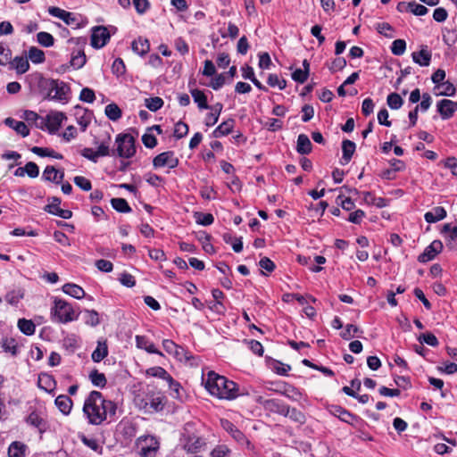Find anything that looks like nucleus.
<instances>
[{"label":"nucleus","mask_w":457,"mask_h":457,"mask_svg":"<svg viewBox=\"0 0 457 457\" xmlns=\"http://www.w3.org/2000/svg\"><path fill=\"white\" fill-rule=\"evenodd\" d=\"M83 412L90 424L100 425L108 415H115L116 404L112 401L105 400L102 393L92 391L85 400Z\"/></svg>","instance_id":"nucleus-1"},{"label":"nucleus","mask_w":457,"mask_h":457,"mask_svg":"<svg viewBox=\"0 0 457 457\" xmlns=\"http://www.w3.org/2000/svg\"><path fill=\"white\" fill-rule=\"evenodd\" d=\"M203 383L210 395L219 399L233 400L238 396L237 385L214 371H209L206 378H203Z\"/></svg>","instance_id":"nucleus-2"},{"label":"nucleus","mask_w":457,"mask_h":457,"mask_svg":"<svg viewBox=\"0 0 457 457\" xmlns=\"http://www.w3.org/2000/svg\"><path fill=\"white\" fill-rule=\"evenodd\" d=\"M164 397L159 393L149 391L144 395H137L135 398L136 405L145 413L160 411L163 409Z\"/></svg>","instance_id":"nucleus-3"},{"label":"nucleus","mask_w":457,"mask_h":457,"mask_svg":"<svg viewBox=\"0 0 457 457\" xmlns=\"http://www.w3.org/2000/svg\"><path fill=\"white\" fill-rule=\"evenodd\" d=\"M45 88L47 90L46 98L67 104L70 99V86L59 79H47L45 82Z\"/></svg>","instance_id":"nucleus-4"},{"label":"nucleus","mask_w":457,"mask_h":457,"mask_svg":"<svg viewBox=\"0 0 457 457\" xmlns=\"http://www.w3.org/2000/svg\"><path fill=\"white\" fill-rule=\"evenodd\" d=\"M54 303V307L51 309V315L54 321L68 323L78 319L79 315L68 302L55 298Z\"/></svg>","instance_id":"nucleus-5"},{"label":"nucleus","mask_w":457,"mask_h":457,"mask_svg":"<svg viewBox=\"0 0 457 457\" xmlns=\"http://www.w3.org/2000/svg\"><path fill=\"white\" fill-rule=\"evenodd\" d=\"M134 447L140 457H155L160 449V442L154 436L144 435L136 439Z\"/></svg>","instance_id":"nucleus-6"},{"label":"nucleus","mask_w":457,"mask_h":457,"mask_svg":"<svg viewBox=\"0 0 457 457\" xmlns=\"http://www.w3.org/2000/svg\"><path fill=\"white\" fill-rule=\"evenodd\" d=\"M115 156L129 159L136 154L135 137L129 133H120L115 138Z\"/></svg>","instance_id":"nucleus-7"},{"label":"nucleus","mask_w":457,"mask_h":457,"mask_svg":"<svg viewBox=\"0 0 457 457\" xmlns=\"http://www.w3.org/2000/svg\"><path fill=\"white\" fill-rule=\"evenodd\" d=\"M264 406L269 410H276L280 414L289 416L295 421L301 423L304 421V415L301 411L295 408L290 409L289 406L282 404L274 399L266 400L264 402Z\"/></svg>","instance_id":"nucleus-8"},{"label":"nucleus","mask_w":457,"mask_h":457,"mask_svg":"<svg viewBox=\"0 0 457 457\" xmlns=\"http://www.w3.org/2000/svg\"><path fill=\"white\" fill-rule=\"evenodd\" d=\"M66 120V116L62 112H51L46 115V119H41L40 125L37 128H46L49 133L54 134L62 126V121Z\"/></svg>","instance_id":"nucleus-9"},{"label":"nucleus","mask_w":457,"mask_h":457,"mask_svg":"<svg viewBox=\"0 0 457 457\" xmlns=\"http://www.w3.org/2000/svg\"><path fill=\"white\" fill-rule=\"evenodd\" d=\"M162 346L169 354H172L177 360L180 361H189L193 358L192 354L188 351L177 345L172 340L164 339L162 341Z\"/></svg>","instance_id":"nucleus-10"},{"label":"nucleus","mask_w":457,"mask_h":457,"mask_svg":"<svg viewBox=\"0 0 457 457\" xmlns=\"http://www.w3.org/2000/svg\"><path fill=\"white\" fill-rule=\"evenodd\" d=\"M182 447L187 453L195 454L205 449L206 442L200 436H188L183 438Z\"/></svg>","instance_id":"nucleus-11"},{"label":"nucleus","mask_w":457,"mask_h":457,"mask_svg":"<svg viewBox=\"0 0 457 457\" xmlns=\"http://www.w3.org/2000/svg\"><path fill=\"white\" fill-rule=\"evenodd\" d=\"M110 37L107 28L104 26L94 27L91 34V46L96 49L102 48L108 43Z\"/></svg>","instance_id":"nucleus-12"},{"label":"nucleus","mask_w":457,"mask_h":457,"mask_svg":"<svg viewBox=\"0 0 457 457\" xmlns=\"http://www.w3.org/2000/svg\"><path fill=\"white\" fill-rule=\"evenodd\" d=\"M179 164V159L172 151L163 152L155 156L153 160L154 168L167 166L170 169L176 168Z\"/></svg>","instance_id":"nucleus-13"},{"label":"nucleus","mask_w":457,"mask_h":457,"mask_svg":"<svg viewBox=\"0 0 457 457\" xmlns=\"http://www.w3.org/2000/svg\"><path fill=\"white\" fill-rule=\"evenodd\" d=\"M48 13L54 17L61 19L67 25L75 26L76 28L79 26V17L72 12H67L59 7L50 6L48 8Z\"/></svg>","instance_id":"nucleus-14"},{"label":"nucleus","mask_w":457,"mask_h":457,"mask_svg":"<svg viewBox=\"0 0 457 457\" xmlns=\"http://www.w3.org/2000/svg\"><path fill=\"white\" fill-rule=\"evenodd\" d=\"M436 112L443 120H448L457 111V102L449 99H442L436 104Z\"/></svg>","instance_id":"nucleus-15"},{"label":"nucleus","mask_w":457,"mask_h":457,"mask_svg":"<svg viewBox=\"0 0 457 457\" xmlns=\"http://www.w3.org/2000/svg\"><path fill=\"white\" fill-rule=\"evenodd\" d=\"M147 376L160 378L169 383L170 388L178 391L179 387V384L176 382L172 377L162 367L156 366L152 367L146 370L145 371Z\"/></svg>","instance_id":"nucleus-16"},{"label":"nucleus","mask_w":457,"mask_h":457,"mask_svg":"<svg viewBox=\"0 0 457 457\" xmlns=\"http://www.w3.org/2000/svg\"><path fill=\"white\" fill-rule=\"evenodd\" d=\"M60 204V198L55 196L52 197V202L45 206V211L65 220L71 219L72 216V212L70 210L62 209Z\"/></svg>","instance_id":"nucleus-17"},{"label":"nucleus","mask_w":457,"mask_h":457,"mask_svg":"<svg viewBox=\"0 0 457 457\" xmlns=\"http://www.w3.org/2000/svg\"><path fill=\"white\" fill-rule=\"evenodd\" d=\"M329 412L337 417L340 420L354 425L355 422L358 421V417L349 412L347 410L344 409L339 405H331L328 408Z\"/></svg>","instance_id":"nucleus-18"},{"label":"nucleus","mask_w":457,"mask_h":457,"mask_svg":"<svg viewBox=\"0 0 457 457\" xmlns=\"http://www.w3.org/2000/svg\"><path fill=\"white\" fill-rule=\"evenodd\" d=\"M432 92L436 96H453L456 93V87L449 80H445L435 85Z\"/></svg>","instance_id":"nucleus-19"},{"label":"nucleus","mask_w":457,"mask_h":457,"mask_svg":"<svg viewBox=\"0 0 457 457\" xmlns=\"http://www.w3.org/2000/svg\"><path fill=\"white\" fill-rule=\"evenodd\" d=\"M220 425L237 442L240 444L247 442L245 435L228 420H220Z\"/></svg>","instance_id":"nucleus-20"},{"label":"nucleus","mask_w":457,"mask_h":457,"mask_svg":"<svg viewBox=\"0 0 457 457\" xmlns=\"http://www.w3.org/2000/svg\"><path fill=\"white\" fill-rule=\"evenodd\" d=\"M26 422L38 429L40 433H43L47 428L46 420L37 411H32L26 419Z\"/></svg>","instance_id":"nucleus-21"},{"label":"nucleus","mask_w":457,"mask_h":457,"mask_svg":"<svg viewBox=\"0 0 457 457\" xmlns=\"http://www.w3.org/2000/svg\"><path fill=\"white\" fill-rule=\"evenodd\" d=\"M137 347L145 350L149 353L162 355V353L155 347L154 344L149 341L145 336H136Z\"/></svg>","instance_id":"nucleus-22"},{"label":"nucleus","mask_w":457,"mask_h":457,"mask_svg":"<svg viewBox=\"0 0 457 457\" xmlns=\"http://www.w3.org/2000/svg\"><path fill=\"white\" fill-rule=\"evenodd\" d=\"M355 143L351 140L345 139L342 142L343 156L341 159V164L345 165L351 161L352 156L355 151Z\"/></svg>","instance_id":"nucleus-23"},{"label":"nucleus","mask_w":457,"mask_h":457,"mask_svg":"<svg viewBox=\"0 0 457 457\" xmlns=\"http://www.w3.org/2000/svg\"><path fill=\"white\" fill-rule=\"evenodd\" d=\"M37 386L46 392H52L55 387V380L53 376L43 373L38 376Z\"/></svg>","instance_id":"nucleus-24"},{"label":"nucleus","mask_w":457,"mask_h":457,"mask_svg":"<svg viewBox=\"0 0 457 457\" xmlns=\"http://www.w3.org/2000/svg\"><path fill=\"white\" fill-rule=\"evenodd\" d=\"M62 291L66 295L76 299H82L86 295L84 289L80 286L73 283H67L63 285Z\"/></svg>","instance_id":"nucleus-25"},{"label":"nucleus","mask_w":457,"mask_h":457,"mask_svg":"<svg viewBox=\"0 0 457 457\" xmlns=\"http://www.w3.org/2000/svg\"><path fill=\"white\" fill-rule=\"evenodd\" d=\"M4 123L22 137H27L29 134V129L23 121L16 120L12 118H7L5 119Z\"/></svg>","instance_id":"nucleus-26"},{"label":"nucleus","mask_w":457,"mask_h":457,"mask_svg":"<svg viewBox=\"0 0 457 457\" xmlns=\"http://www.w3.org/2000/svg\"><path fill=\"white\" fill-rule=\"evenodd\" d=\"M54 403L62 414L68 415L71 412L72 408V401L69 396L61 395L56 397Z\"/></svg>","instance_id":"nucleus-27"},{"label":"nucleus","mask_w":457,"mask_h":457,"mask_svg":"<svg viewBox=\"0 0 457 457\" xmlns=\"http://www.w3.org/2000/svg\"><path fill=\"white\" fill-rule=\"evenodd\" d=\"M312 145L305 134H300L297 137L296 151L300 154H308L312 152Z\"/></svg>","instance_id":"nucleus-28"},{"label":"nucleus","mask_w":457,"mask_h":457,"mask_svg":"<svg viewBox=\"0 0 457 457\" xmlns=\"http://www.w3.org/2000/svg\"><path fill=\"white\" fill-rule=\"evenodd\" d=\"M235 125V120L233 119H228L220 124L213 131L214 137H220L223 136H227L232 132Z\"/></svg>","instance_id":"nucleus-29"},{"label":"nucleus","mask_w":457,"mask_h":457,"mask_svg":"<svg viewBox=\"0 0 457 457\" xmlns=\"http://www.w3.org/2000/svg\"><path fill=\"white\" fill-rule=\"evenodd\" d=\"M222 108H223V104L220 103H217L213 106H210L209 109H211L212 112L208 113L205 118V125L206 126L212 127L217 123L219 117L220 115V112L222 111Z\"/></svg>","instance_id":"nucleus-30"},{"label":"nucleus","mask_w":457,"mask_h":457,"mask_svg":"<svg viewBox=\"0 0 457 457\" xmlns=\"http://www.w3.org/2000/svg\"><path fill=\"white\" fill-rule=\"evenodd\" d=\"M27 445L21 442H12L8 448L9 457H25Z\"/></svg>","instance_id":"nucleus-31"},{"label":"nucleus","mask_w":457,"mask_h":457,"mask_svg":"<svg viewBox=\"0 0 457 457\" xmlns=\"http://www.w3.org/2000/svg\"><path fill=\"white\" fill-rule=\"evenodd\" d=\"M17 326L20 331L26 336H32L35 334L36 325L31 320H27L25 318L19 319Z\"/></svg>","instance_id":"nucleus-32"},{"label":"nucleus","mask_w":457,"mask_h":457,"mask_svg":"<svg viewBox=\"0 0 457 457\" xmlns=\"http://www.w3.org/2000/svg\"><path fill=\"white\" fill-rule=\"evenodd\" d=\"M108 354V347L105 341H98L96 348L92 353V360L95 362H99L104 359Z\"/></svg>","instance_id":"nucleus-33"},{"label":"nucleus","mask_w":457,"mask_h":457,"mask_svg":"<svg viewBox=\"0 0 457 457\" xmlns=\"http://www.w3.org/2000/svg\"><path fill=\"white\" fill-rule=\"evenodd\" d=\"M131 47L136 54L144 55L148 53L150 49V44L147 39L138 37L132 42Z\"/></svg>","instance_id":"nucleus-34"},{"label":"nucleus","mask_w":457,"mask_h":457,"mask_svg":"<svg viewBox=\"0 0 457 457\" xmlns=\"http://www.w3.org/2000/svg\"><path fill=\"white\" fill-rule=\"evenodd\" d=\"M190 93L194 99V102L197 104V106L200 110L210 108V106L207 104V96H205L204 91L199 89H192Z\"/></svg>","instance_id":"nucleus-35"},{"label":"nucleus","mask_w":457,"mask_h":457,"mask_svg":"<svg viewBox=\"0 0 457 457\" xmlns=\"http://www.w3.org/2000/svg\"><path fill=\"white\" fill-rule=\"evenodd\" d=\"M428 109V95L427 93L423 94L422 101L420 105H418L413 111H411L409 113V118L412 125L416 123L418 111L420 110L422 112H426Z\"/></svg>","instance_id":"nucleus-36"},{"label":"nucleus","mask_w":457,"mask_h":457,"mask_svg":"<svg viewBox=\"0 0 457 457\" xmlns=\"http://www.w3.org/2000/svg\"><path fill=\"white\" fill-rule=\"evenodd\" d=\"M12 65L19 74H23L29 69V60L23 56H16L12 62Z\"/></svg>","instance_id":"nucleus-37"},{"label":"nucleus","mask_w":457,"mask_h":457,"mask_svg":"<svg viewBox=\"0 0 457 457\" xmlns=\"http://www.w3.org/2000/svg\"><path fill=\"white\" fill-rule=\"evenodd\" d=\"M222 238L225 243L231 245L236 253H240L243 250L242 237H234L231 234L225 233Z\"/></svg>","instance_id":"nucleus-38"},{"label":"nucleus","mask_w":457,"mask_h":457,"mask_svg":"<svg viewBox=\"0 0 457 457\" xmlns=\"http://www.w3.org/2000/svg\"><path fill=\"white\" fill-rule=\"evenodd\" d=\"M110 144H111V137L109 136L107 140H103L100 145H98L97 147V154L100 157H104V156H115V152H114V149L113 150H111L110 149Z\"/></svg>","instance_id":"nucleus-39"},{"label":"nucleus","mask_w":457,"mask_h":457,"mask_svg":"<svg viewBox=\"0 0 457 457\" xmlns=\"http://www.w3.org/2000/svg\"><path fill=\"white\" fill-rule=\"evenodd\" d=\"M111 204L119 212L128 213L131 212L130 206L124 198H112Z\"/></svg>","instance_id":"nucleus-40"},{"label":"nucleus","mask_w":457,"mask_h":457,"mask_svg":"<svg viewBox=\"0 0 457 457\" xmlns=\"http://www.w3.org/2000/svg\"><path fill=\"white\" fill-rule=\"evenodd\" d=\"M32 153L37 154L38 156L45 157L49 156L55 159H62V155L61 154L56 153L55 151L49 148H43L38 146H34L31 148Z\"/></svg>","instance_id":"nucleus-41"},{"label":"nucleus","mask_w":457,"mask_h":457,"mask_svg":"<svg viewBox=\"0 0 457 457\" xmlns=\"http://www.w3.org/2000/svg\"><path fill=\"white\" fill-rule=\"evenodd\" d=\"M105 115L111 120H118L121 117V110L116 104H109L105 106L104 110Z\"/></svg>","instance_id":"nucleus-42"},{"label":"nucleus","mask_w":457,"mask_h":457,"mask_svg":"<svg viewBox=\"0 0 457 457\" xmlns=\"http://www.w3.org/2000/svg\"><path fill=\"white\" fill-rule=\"evenodd\" d=\"M24 296V291L21 288H16L8 292L5 295V301L10 304H17Z\"/></svg>","instance_id":"nucleus-43"},{"label":"nucleus","mask_w":457,"mask_h":457,"mask_svg":"<svg viewBox=\"0 0 457 457\" xmlns=\"http://www.w3.org/2000/svg\"><path fill=\"white\" fill-rule=\"evenodd\" d=\"M29 58L33 63H42L45 62V53L35 46H31L29 50Z\"/></svg>","instance_id":"nucleus-44"},{"label":"nucleus","mask_w":457,"mask_h":457,"mask_svg":"<svg viewBox=\"0 0 457 457\" xmlns=\"http://www.w3.org/2000/svg\"><path fill=\"white\" fill-rule=\"evenodd\" d=\"M89 378L92 384L98 387H104L106 385V378L104 373L98 372L97 370H94L89 374Z\"/></svg>","instance_id":"nucleus-45"},{"label":"nucleus","mask_w":457,"mask_h":457,"mask_svg":"<svg viewBox=\"0 0 457 457\" xmlns=\"http://www.w3.org/2000/svg\"><path fill=\"white\" fill-rule=\"evenodd\" d=\"M85 323L91 327H96L100 323L99 314L95 310H85Z\"/></svg>","instance_id":"nucleus-46"},{"label":"nucleus","mask_w":457,"mask_h":457,"mask_svg":"<svg viewBox=\"0 0 457 457\" xmlns=\"http://www.w3.org/2000/svg\"><path fill=\"white\" fill-rule=\"evenodd\" d=\"M412 59L414 62L419 63L421 66H428V52L427 51L426 47H423L419 52H414L412 54Z\"/></svg>","instance_id":"nucleus-47"},{"label":"nucleus","mask_w":457,"mask_h":457,"mask_svg":"<svg viewBox=\"0 0 457 457\" xmlns=\"http://www.w3.org/2000/svg\"><path fill=\"white\" fill-rule=\"evenodd\" d=\"M59 170L54 166H46L43 171L42 179L46 181L57 182Z\"/></svg>","instance_id":"nucleus-48"},{"label":"nucleus","mask_w":457,"mask_h":457,"mask_svg":"<svg viewBox=\"0 0 457 457\" xmlns=\"http://www.w3.org/2000/svg\"><path fill=\"white\" fill-rule=\"evenodd\" d=\"M145 105L152 112L160 110L163 105V100L161 97H149L145 100Z\"/></svg>","instance_id":"nucleus-49"},{"label":"nucleus","mask_w":457,"mask_h":457,"mask_svg":"<svg viewBox=\"0 0 457 457\" xmlns=\"http://www.w3.org/2000/svg\"><path fill=\"white\" fill-rule=\"evenodd\" d=\"M446 210L442 206H436L430 211V223L437 222L446 217Z\"/></svg>","instance_id":"nucleus-50"},{"label":"nucleus","mask_w":457,"mask_h":457,"mask_svg":"<svg viewBox=\"0 0 457 457\" xmlns=\"http://www.w3.org/2000/svg\"><path fill=\"white\" fill-rule=\"evenodd\" d=\"M387 104L391 109L397 110L401 108L403 104V100L400 96V95L396 93H391L387 96Z\"/></svg>","instance_id":"nucleus-51"},{"label":"nucleus","mask_w":457,"mask_h":457,"mask_svg":"<svg viewBox=\"0 0 457 457\" xmlns=\"http://www.w3.org/2000/svg\"><path fill=\"white\" fill-rule=\"evenodd\" d=\"M37 42L45 47L52 46L54 42V37L50 33L44 31L37 33Z\"/></svg>","instance_id":"nucleus-52"},{"label":"nucleus","mask_w":457,"mask_h":457,"mask_svg":"<svg viewBox=\"0 0 457 457\" xmlns=\"http://www.w3.org/2000/svg\"><path fill=\"white\" fill-rule=\"evenodd\" d=\"M195 218L196 222L203 226L211 225L214 221V217L211 213L195 212Z\"/></svg>","instance_id":"nucleus-53"},{"label":"nucleus","mask_w":457,"mask_h":457,"mask_svg":"<svg viewBox=\"0 0 457 457\" xmlns=\"http://www.w3.org/2000/svg\"><path fill=\"white\" fill-rule=\"evenodd\" d=\"M86 55L83 51H79L77 54L73 55L71 60V65L75 69L82 68L86 63Z\"/></svg>","instance_id":"nucleus-54"},{"label":"nucleus","mask_w":457,"mask_h":457,"mask_svg":"<svg viewBox=\"0 0 457 457\" xmlns=\"http://www.w3.org/2000/svg\"><path fill=\"white\" fill-rule=\"evenodd\" d=\"M188 130L189 129L187 124L183 121H178L174 128V137L180 139L187 135Z\"/></svg>","instance_id":"nucleus-55"},{"label":"nucleus","mask_w":457,"mask_h":457,"mask_svg":"<svg viewBox=\"0 0 457 457\" xmlns=\"http://www.w3.org/2000/svg\"><path fill=\"white\" fill-rule=\"evenodd\" d=\"M406 49V43L403 39H395L392 43L391 51L395 55H402Z\"/></svg>","instance_id":"nucleus-56"},{"label":"nucleus","mask_w":457,"mask_h":457,"mask_svg":"<svg viewBox=\"0 0 457 457\" xmlns=\"http://www.w3.org/2000/svg\"><path fill=\"white\" fill-rule=\"evenodd\" d=\"M407 9L415 15H424L428 12L426 6L417 4L416 2H410L407 5Z\"/></svg>","instance_id":"nucleus-57"},{"label":"nucleus","mask_w":457,"mask_h":457,"mask_svg":"<svg viewBox=\"0 0 457 457\" xmlns=\"http://www.w3.org/2000/svg\"><path fill=\"white\" fill-rule=\"evenodd\" d=\"M376 29L379 34L384 35L386 37L392 38L394 37L393 28L387 22L378 23L376 26Z\"/></svg>","instance_id":"nucleus-58"},{"label":"nucleus","mask_w":457,"mask_h":457,"mask_svg":"<svg viewBox=\"0 0 457 457\" xmlns=\"http://www.w3.org/2000/svg\"><path fill=\"white\" fill-rule=\"evenodd\" d=\"M75 185L84 191H89L92 188V184L89 179L83 176H76L73 179Z\"/></svg>","instance_id":"nucleus-59"},{"label":"nucleus","mask_w":457,"mask_h":457,"mask_svg":"<svg viewBox=\"0 0 457 457\" xmlns=\"http://www.w3.org/2000/svg\"><path fill=\"white\" fill-rule=\"evenodd\" d=\"M79 99L82 102L92 104L95 101V99H96V96H95L94 90H92L89 87H84L80 91Z\"/></svg>","instance_id":"nucleus-60"},{"label":"nucleus","mask_w":457,"mask_h":457,"mask_svg":"<svg viewBox=\"0 0 457 457\" xmlns=\"http://www.w3.org/2000/svg\"><path fill=\"white\" fill-rule=\"evenodd\" d=\"M358 332H360V329L358 327H356L355 325H353V324H348V325H346L345 331H343L340 334V336L345 340H350Z\"/></svg>","instance_id":"nucleus-61"},{"label":"nucleus","mask_w":457,"mask_h":457,"mask_svg":"<svg viewBox=\"0 0 457 457\" xmlns=\"http://www.w3.org/2000/svg\"><path fill=\"white\" fill-rule=\"evenodd\" d=\"M267 83L270 87H278L279 89H284L287 86V82L285 79H279L278 76L276 74H270L268 77Z\"/></svg>","instance_id":"nucleus-62"},{"label":"nucleus","mask_w":457,"mask_h":457,"mask_svg":"<svg viewBox=\"0 0 457 457\" xmlns=\"http://www.w3.org/2000/svg\"><path fill=\"white\" fill-rule=\"evenodd\" d=\"M112 73L116 76H121L126 71V67L124 64V62L120 58H117L114 60L112 65Z\"/></svg>","instance_id":"nucleus-63"},{"label":"nucleus","mask_w":457,"mask_h":457,"mask_svg":"<svg viewBox=\"0 0 457 457\" xmlns=\"http://www.w3.org/2000/svg\"><path fill=\"white\" fill-rule=\"evenodd\" d=\"M230 453L228 447L225 445H217L210 453V457H226Z\"/></svg>","instance_id":"nucleus-64"}]
</instances>
